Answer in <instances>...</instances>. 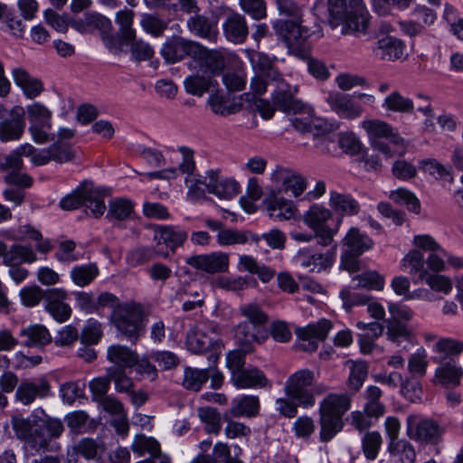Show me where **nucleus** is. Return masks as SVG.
Returning a JSON list of instances; mask_svg holds the SVG:
<instances>
[{
  "instance_id": "f257e3e1",
  "label": "nucleus",
  "mask_w": 463,
  "mask_h": 463,
  "mask_svg": "<svg viewBox=\"0 0 463 463\" xmlns=\"http://www.w3.org/2000/svg\"><path fill=\"white\" fill-rule=\"evenodd\" d=\"M278 39L280 40L288 49V53L307 62L308 72L316 79L326 80L330 73L326 64L311 56V43L309 38L316 34L302 24L300 18L297 19H277L272 23ZM318 37L323 36L321 29L317 31Z\"/></svg>"
},
{
  "instance_id": "f03ea898",
  "label": "nucleus",
  "mask_w": 463,
  "mask_h": 463,
  "mask_svg": "<svg viewBox=\"0 0 463 463\" xmlns=\"http://www.w3.org/2000/svg\"><path fill=\"white\" fill-rule=\"evenodd\" d=\"M327 23L344 35L366 34L371 15L363 0H327Z\"/></svg>"
},
{
  "instance_id": "7ed1b4c3",
  "label": "nucleus",
  "mask_w": 463,
  "mask_h": 463,
  "mask_svg": "<svg viewBox=\"0 0 463 463\" xmlns=\"http://www.w3.org/2000/svg\"><path fill=\"white\" fill-rule=\"evenodd\" d=\"M259 414V407H232L229 411L222 414L217 411L215 407H199L198 416L205 423L207 433L218 434L221 431V421L227 422L225 434L229 439L246 437L250 433V429L242 423L232 420V417H255Z\"/></svg>"
},
{
  "instance_id": "20e7f679",
  "label": "nucleus",
  "mask_w": 463,
  "mask_h": 463,
  "mask_svg": "<svg viewBox=\"0 0 463 463\" xmlns=\"http://www.w3.org/2000/svg\"><path fill=\"white\" fill-rule=\"evenodd\" d=\"M117 336L136 345L145 331V313L141 304L125 302L112 309L109 316Z\"/></svg>"
},
{
  "instance_id": "39448f33",
  "label": "nucleus",
  "mask_w": 463,
  "mask_h": 463,
  "mask_svg": "<svg viewBox=\"0 0 463 463\" xmlns=\"http://www.w3.org/2000/svg\"><path fill=\"white\" fill-rule=\"evenodd\" d=\"M374 245L373 240L357 227H351L340 241L339 269L350 274L362 269L361 256Z\"/></svg>"
},
{
  "instance_id": "423d86ee",
  "label": "nucleus",
  "mask_w": 463,
  "mask_h": 463,
  "mask_svg": "<svg viewBox=\"0 0 463 463\" xmlns=\"http://www.w3.org/2000/svg\"><path fill=\"white\" fill-rule=\"evenodd\" d=\"M239 311L246 319L234 327V335L249 338L258 344L264 343L269 338L266 328L269 316L256 303L241 305Z\"/></svg>"
},
{
  "instance_id": "0eeeda50",
  "label": "nucleus",
  "mask_w": 463,
  "mask_h": 463,
  "mask_svg": "<svg viewBox=\"0 0 463 463\" xmlns=\"http://www.w3.org/2000/svg\"><path fill=\"white\" fill-rule=\"evenodd\" d=\"M332 216L333 213L329 209L318 203H312L303 214V221L314 232L317 244L324 247L333 242L334 236L342 223V216H336L335 220H333L334 225L329 226L327 222Z\"/></svg>"
},
{
  "instance_id": "6e6552de",
  "label": "nucleus",
  "mask_w": 463,
  "mask_h": 463,
  "mask_svg": "<svg viewBox=\"0 0 463 463\" xmlns=\"http://www.w3.org/2000/svg\"><path fill=\"white\" fill-rule=\"evenodd\" d=\"M314 373L309 369L297 371L288 376L284 390L288 399L298 405H314L315 396L324 392L321 385H314Z\"/></svg>"
},
{
  "instance_id": "1a4fd4ad",
  "label": "nucleus",
  "mask_w": 463,
  "mask_h": 463,
  "mask_svg": "<svg viewBox=\"0 0 463 463\" xmlns=\"http://www.w3.org/2000/svg\"><path fill=\"white\" fill-rule=\"evenodd\" d=\"M72 29L80 34L99 33L104 47L109 52L114 49L113 24L106 15L96 11H86L82 16L73 20Z\"/></svg>"
},
{
  "instance_id": "9d476101",
  "label": "nucleus",
  "mask_w": 463,
  "mask_h": 463,
  "mask_svg": "<svg viewBox=\"0 0 463 463\" xmlns=\"http://www.w3.org/2000/svg\"><path fill=\"white\" fill-rule=\"evenodd\" d=\"M25 113L29 121L28 131L36 144H45L55 138V134H50L52 129V111L43 103L34 101L26 106Z\"/></svg>"
},
{
  "instance_id": "9b49d317",
  "label": "nucleus",
  "mask_w": 463,
  "mask_h": 463,
  "mask_svg": "<svg viewBox=\"0 0 463 463\" xmlns=\"http://www.w3.org/2000/svg\"><path fill=\"white\" fill-rule=\"evenodd\" d=\"M14 430L17 437L25 442L26 448L40 452L47 449L49 439L43 419H14Z\"/></svg>"
},
{
  "instance_id": "f8f14e48",
  "label": "nucleus",
  "mask_w": 463,
  "mask_h": 463,
  "mask_svg": "<svg viewBox=\"0 0 463 463\" xmlns=\"http://www.w3.org/2000/svg\"><path fill=\"white\" fill-rule=\"evenodd\" d=\"M137 353L126 345H111L108 347L107 358L117 365L108 369L109 375L114 378L116 390L125 388L121 385L122 381L128 385L131 383V379L127 377L125 369L133 367L137 362Z\"/></svg>"
},
{
  "instance_id": "ddd939ff",
  "label": "nucleus",
  "mask_w": 463,
  "mask_h": 463,
  "mask_svg": "<svg viewBox=\"0 0 463 463\" xmlns=\"http://www.w3.org/2000/svg\"><path fill=\"white\" fill-rule=\"evenodd\" d=\"M336 249V243L326 252H320L317 248L311 246L303 247L298 250L294 260L307 272L328 271L335 261Z\"/></svg>"
},
{
  "instance_id": "4468645a",
  "label": "nucleus",
  "mask_w": 463,
  "mask_h": 463,
  "mask_svg": "<svg viewBox=\"0 0 463 463\" xmlns=\"http://www.w3.org/2000/svg\"><path fill=\"white\" fill-rule=\"evenodd\" d=\"M188 66L213 79L222 75L224 71L226 59L220 51L208 49L199 43L193 60L188 62Z\"/></svg>"
},
{
  "instance_id": "2eb2a0df",
  "label": "nucleus",
  "mask_w": 463,
  "mask_h": 463,
  "mask_svg": "<svg viewBox=\"0 0 463 463\" xmlns=\"http://www.w3.org/2000/svg\"><path fill=\"white\" fill-rule=\"evenodd\" d=\"M198 43V42L175 34L166 37L160 49V55L166 64H175L186 58H190L192 61Z\"/></svg>"
},
{
  "instance_id": "dca6fc26",
  "label": "nucleus",
  "mask_w": 463,
  "mask_h": 463,
  "mask_svg": "<svg viewBox=\"0 0 463 463\" xmlns=\"http://www.w3.org/2000/svg\"><path fill=\"white\" fill-rule=\"evenodd\" d=\"M407 436L413 440L438 443L442 433L440 427L432 420L419 415L407 418Z\"/></svg>"
},
{
  "instance_id": "f3484780",
  "label": "nucleus",
  "mask_w": 463,
  "mask_h": 463,
  "mask_svg": "<svg viewBox=\"0 0 463 463\" xmlns=\"http://www.w3.org/2000/svg\"><path fill=\"white\" fill-rule=\"evenodd\" d=\"M222 14L223 11L220 10V7L211 10L209 15L195 14L188 18L187 28L197 37L214 40L219 33L218 22Z\"/></svg>"
},
{
  "instance_id": "a211bd4d",
  "label": "nucleus",
  "mask_w": 463,
  "mask_h": 463,
  "mask_svg": "<svg viewBox=\"0 0 463 463\" xmlns=\"http://www.w3.org/2000/svg\"><path fill=\"white\" fill-rule=\"evenodd\" d=\"M185 263L207 274L224 273L229 269L230 255L220 250L205 254H195L186 258Z\"/></svg>"
},
{
  "instance_id": "6ab92c4d",
  "label": "nucleus",
  "mask_w": 463,
  "mask_h": 463,
  "mask_svg": "<svg viewBox=\"0 0 463 463\" xmlns=\"http://www.w3.org/2000/svg\"><path fill=\"white\" fill-rule=\"evenodd\" d=\"M113 55L129 54V60L135 63L143 61H150V66L156 70L159 67L160 61L155 59L154 48L141 38H137L135 34V39L131 40L126 45L120 46L118 49H113L109 52Z\"/></svg>"
},
{
  "instance_id": "aec40b11",
  "label": "nucleus",
  "mask_w": 463,
  "mask_h": 463,
  "mask_svg": "<svg viewBox=\"0 0 463 463\" xmlns=\"http://www.w3.org/2000/svg\"><path fill=\"white\" fill-rule=\"evenodd\" d=\"M223 11L222 16L225 20L222 24V31L225 38L233 43L241 44L245 43L249 35V28L244 15L234 12L227 6L220 7Z\"/></svg>"
},
{
  "instance_id": "412c9836",
  "label": "nucleus",
  "mask_w": 463,
  "mask_h": 463,
  "mask_svg": "<svg viewBox=\"0 0 463 463\" xmlns=\"http://www.w3.org/2000/svg\"><path fill=\"white\" fill-rule=\"evenodd\" d=\"M25 109L16 105L9 111V118L0 122V140L2 142L19 140L25 129Z\"/></svg>"
},
{
  "instance_id": "4be33fe9",
  "label": "nucleus",
  "mask_w": 463,
  "mask_h": 463,
  "mask_svg": "<svg viewBox=\"0 0 463 463\" xmlns=\"http://www.w3.org/2000/svg\"><path fill=\"white\" fill-rule=\"evenodd\" d=\"M52 395L49 381L45 377L23 380L16 388L15 400L24 405H29L36 398H45Z\"/></svg>"
},
{
  "instance_id": "5701e85b",
  "label": "nucleus",
  "mask_w": 463,
  "mask_h": 463,
  "mask_svg": "<svg viewBox=\"0 0 463 463\" xmlns=\"http://www.w3.org/2000/svg\"><path fill=\"white\" fill-rule=\"evenodd\" d=\"M134 17V11L127 7L116 13L115 23L118 25V30L115 31L113 29L112 31L114 49H118L120 46L126 45L135 39L137 31L133 27Z\"/></svg>"
},
{
  "instance_id": "b1692460",
  "label": "nucleus",
  "mask_w": 463,
  "mask_h": 463,
  "mask_svg": "<svg viewBox=\"0 0 463 463\" xmlns=\"http://www.w3.org/2000/svg\"><path fill=\"white\" fill-rule=\"evenodd\" d=\"M206 175L209 178L206 184L209 194H213L220 199L230 200L240 193V184L234 179L221 178L219 169H210L206 171Z\"/></svg>"
},
{
  "instance_id": "393cba45",
  "label": "nucleus",
  "mask_w": 463,
  "mask_h": 463,
  "mask_svg": "<svg viewBox=\"0 0 463 463\" xmlns=\"http://www.w3.org/2000/svg\"><path fill=\"white\" fill-rule=\"evenodd\" d=\"M349 407H320V438L330 440L343 427L342 416Z\"/></svg>"
},
{
  "instance_id": "a878e982",
  "label": "nucleus",
  "mask_w": 463,
  "mask_h": 463,
  "mask_svg": "<svg viewBox=\"0 0 463 463\" xmlns=\"http://www.w3.org/2000/svg\"><path fill=\"white\" fill-rule=\"evenodd\" d=\"M153 231L154 240L157 241L158 245L165 244L169 249L167 250L169 254H174L188 238L187 232L175 225L154 224Z\"/></svg>"
},
{
  "instance_id": "bb28decb",
  "label": "nucleus",
  "mask_w": 463,
  "mask_h": 463,
  "mask_svg": "<svg viewBox=\"0 0 463 463\" xmlns=\"http://www.w3.org/2000/svg\"><path fill=\"white\" fill-rule=\"evenodd\" d=\"M220 355L217 353L211 352L207 356L209 365L207 368L197 369L190 366H185L184 371V379L182 385L186 390L198 392L202 386L210 378L211 370L214 369V364H217Z\"/></svg>"
},
{
  "instance_id": "cd10ccee",
  "label": "nucleus",
  "mask_w": 463,
  "mask_h": 463,
  "mask_svg": "<svg viewBox=\"0 0 463 463\" xmlns=\"http://www.w3.org/2000/svg\"><path fill=\"white\" fill-rule=\"evenodd\" d=\"M67 298L66 290L61 288H52L44 305V309L59 323L67 321L71 316L70 305L64 302Z\"/></svg>"
},
{
  "instance_id": "c85d7f7f",
  "label": "nucleus",
  "mask_w": 463,
  "mask_h": 463,
  "mask_svg": "<svg viewBox=\"0 0 463 463\" xmlns=\"http://www.w3.org/2000/svg\"><path fill=\"white\" fill-rule=\"evenodd\" d=\"M14 84L19 87L26 99H33L44 90L43 82L33 77L25 69L16 67L12 70Z\"/></svg>"
},
{
  "instance_id": "c756f323",
  "label": "nucleus",
  "mask_w": 463,
  "mask_h": 463,
  "mask_svg": "<svg viewBox=\"0 0 463 463\" xmlns=\"http://www.w3.org/2000/svg\"><path fill=\"white\" fill-rule=\"evenodd\" d=\"M231 380L237 388H263L269 383L265 373L257 367L233 370Z\"/></svg>"
},
{
  "instance_id": "7c9ffc66",
  "label": "nucleus",
  "mask_w": 463,
  "mask_h": 463,
  "mask_svg": "<svg viewBox=\"0 0 463 463\" xmlns=\"http://www.w3.org/2000/svg\"><path fill=\"white\" fill-rule=\"evenodd\" d=\"M326 100L332 110L342 118L353 119L358 118L362 113L360 105L354 103L349 94L330 93Z\"/></svg>"
},
{
  "instance_id": "2f4dec72",
  "label": "nucleus",
  "mask_w": 463,
  "mask_h": 463,
  "mask_svg": "<svg viewBox=\"0 0 463 463\" xmlns=\"http://www.w3.org/2000/svg\"><path fill=\"white\" fill-rule=\"evenodd\" d=\"M111 381H114V378L110 377L107 372L106 376L95 377L89 383L93 402L98 403V405H123L118 399L108 394Z\"/></svg>"
},
{
  "instance_id": "473e14b6",
  "label": "nucleus",
  "mask_w": 463,
  "mask_h": 463,
  "mask_svg": "<svg viewBox=\"0 0 463 463\" xmlns=\"http://www.w3.org/2000/svg\"><path fill=\"white\" fill-rule=\"evenodd\" d=\"M18 335L24 338L20 341V345L27 347H43L52 339L46 326L41 324L23 327Z\"/></svg>"
},
{
  "instance_id": "72a5a7b5",
  "label": "nucleus",
  "mask_w": 463,
  "mask_h": 463,
  "mask_svg": "<svg viewBox=\"0 0 463 463\" xmlns=\"http://www.w3.org/2000/svg\"><path fill=\"white\" fill-rule=\"evenodd\" d=\"M405 49L404 43L393 36L386 35L376 42L373 52L383 61H396L401 59Z\"/></svg>"
},
{
  "instance_id": "f704fd0d",
  "label": "nucleus",
  "mask_w": 463,
  "mask_h": 463,
  "mask_svg": "<svg viewBox=\"0 0 463 463\" xmlns=\"http://www.w3.org/2000/svg\"><path fill=\"white\" fill-rule=\"evenodd\" d=\"M280 192L281 190L278 192L271 190L264 198L262 203L266 205V209L269 213L270 217H275L279 220L288 219L293 214V203L282 196H279Z\"/></svg>"
},
{
  "instance_id": "c9c22d12",
  "label": "nucleus",
  "mask_w": 463,
  "mask_h": 463,
  "mask_svg": "<svg viewBox=\"0 0 463 463\" xmlns=\"http://www.w3.org/2000/svg\"><path fill=\"white\" fill-rule=\"evenodd\" d=\"M238 348L230 351L226 355L227 367L232 370H242L245 364V356L254 351V341L240 335H234Z\"/></svg>"
},
{
  "instance_id": "e433bc0d",
  "label": "nucleus",
  "mask_w": 463,
  "mask_h": 463,
  "mask_svg": "<svg viewBox=\"0 0 463 463\" xmlns=\"http://www.w3.org/2000/svg\"><path fill=\"white\" fill-rule=\"evenodd\" d=\"M135 203L126 197H116L109 201V209L105 218L109 222H124L135 213Z\"/></svg>"
},
{
  "instance_id": "4c0bfd02",
  "label": "nucleus",
  "mask_w": 463,
  "mask_h": 463,
  "mask_svg": "<svg viewBox=\"0 0 463 463\" xmlns=\"http://www.w3.org/2000/svg\"><path fill=\"white\" fill-rule=\"evenodd\" d=\"M91 181H81L71 193L63 196L59 203L61 209L73 211L83 207L85 196H90Z\"/></svg>"
},
{
  "instance_id": "58836bf2",
  "label": "nucleus",
  "mask_w": 463,
  "mask_h": 463,
  "mask_svg": "<svg viewBox=\"0 0 463 463\" xmlns=\"http://www.w3.org/2000/svg\"><path fill=\"white\" fill-rule=\"evenodd\" d=\"M184 87L188 94L202 97L204 93L217 91L219 83L216 80L199 73L187 76L184 80Z\"/></svg>"
},
{
  "instance_id": "ea45409f",
  "label": "nucleus",
  "mask_w": 463,
  "mask_h": 463,
  "mask_svg": "<svg viewBox=\"0 0 463 463\" xmlns=\"http://www.w3.org/2000/svg\"><path fill=\"white\" fill-rule=\"evenodd\" d=\"M273 105L277 109L285 113H298L302 111L303 104L300 100L296 99L289 90L288 84L284 87H278L271 93Z\"/></svg>"
},
{
  "instance_id": "a19ab883",
  "label": "nucleus",
  "mask_w": 463,
  "mask_h": 463,
  "mask_svg": "<svg viewBox=\"0 0 463 463\" xmlns=\"http://www.w3.org/2000/svg\"><path fill=\"white\" fill-rule=\"evenodd\" d=\"M329 204L336 213V216H353L360 212L359 203L349 194H341L336 191L330 192Z\"/></svg>"
},
{
  "instance_id": "79ce46f5",
  "label": "nucleus",
  "mask_w": 463,
  "mask_h": 463,
  "mask_svg": "<svg viewBox=\"0 0 463 463\" xmlns=\"http://www.w3.org/2000/svg\"><path fill=\"white\" fill-rule=\"evenodd\" d=\"M440 366L436 369L435 377L439 383L445 387H456L459 385L463 375V370L456 364L454 359H449L440 363Z\"/></svg>"
},
{
  "instance_id": "37998d69",
  "label": "nucleus",
  "mask_w": 463,
  "mask_h": 463,
  "mask_svg": "<svg viewBox=\"0 0 463 463\" xmlns=\"http://www.w3.org/2000/svg\"><path fill=\"white\" fill-rule=\"evenodd\" d=\"M36 260V254L31 245L14 243L10 248L6 247L5 260L6 266H20L22 263H33Z\"/></svg>"
},
{
  "instance_id": "c03bdc74",
  "label": "nucleus",
  "mask_w": 463,
  "mask_h": 463,
  "mask_svg": "<svg viewBox=\"0 0 463 463\" xmlns=\"http://www.w3.org/2000/svg\"><path fill=\"white\" fill-rule=\"evenodd\" d=\"M240 270H244L250 274H255L262 283L269 282L275 276V270L257 261V260L251 255H241L239 258Z\"/></svg>"
},
{
  "instance_id": "a18cd8bd",
  "label": "nucleus",
  "mask_w": 463,
  "mask_h": 463,
  "mask_svg": "<svg viewBox=\"0 0 463 463\" xmlns=\"http://www.w3.org/2000/svg\"><path fill=\"white\" fill-rule=\"evenodd\" d=\"M107 188L105 186L95 187L94 183L91 181V194L90 196H85L84 199V212L86 214H90L91 217L99 219L100 218L105 211L106 204L104 197Z\"/></svg>"
},
{
  "instance_id": "49530a36",
  "label": "nucleus",
  "mask_w": 463,
  "mask_h": 463,
  "mask_svg": "<svg viewBox=\"0 0 463 463\" xmlns=\"http://www.w3.org/2000/svg\"><path fill=\"white\" fill-rule=\"evenodd\" d=\"M76 450L85 459L99 462L106 451V444L101 439L82 438L77 443Z\"/></svg>"
},
{
  "instance_id": "de8ad7c7",
  "label": "nucleus",
  "mask_w": 463,
  "mask_h": 463,
  "mask_svg": "<svg viewBox=\"0 0 463 463\" xmlns=\"http://www.w3.org/2000/svg\"><path fill=\"white\" fill-rule=\"evenodd\" d=\"M333 327L331 321L321 318L317 324H308L307 326L298 327L295 330L297 338L301 342H306L310 338L319 339L324 341Z\"/></svg>"
},
{
  "instance_id": "09e8293b",
  "label": "nucleus",
  "mask_w": 463,
  "mask_h": 463,
  "mask_svg": "<svg viewBox=\"0 0 463 463\" xmlns=\"http://www.w3.org/2000/svg\"><path fill=\"white\" fill-rule=\"evenodd\" d=\"M383 413V407H363L362 411L352 412V425L359 431H364L373 426Z\"/></svg>"
},
{
  "instance_id": "8fccbe9b",
  "label": "nucleus",
  "mask_w": 463,
  "mask_h": 463,
  "mask_svg": "<svg viewBox=\"0 0 463 463\" xmlns=\"http://www.w3.org/2000/svg\"><path fill=\"white\" fill-rule=\"evenodd\" d=\"M370 140L374 138L386 139L393 145H399L403 138L398 134L392 132L390 124L380 120H369L364 122Z\"/></svg>"
},
{
  "instance_id": "3c124183",
  "label": "nucleus",
  "mask_w": 463,
  "mask_h": 463,
  "mask_svg": "<svg viewBox=\"0 0 463 463\" xmlns=\"http://www.w3.org/2000/svg\"><path fill=\"white\" fill-rule=\"evenodd\" d=\"M131 449L139 457L148 454L150 456L149 458H160L162 454L160 443L155 438L147 437L145 434L135 436L131 444Z\"/></svg>"
},
{
  "instance_id": "603ef678",
  "label": "nucleus",
  "mask_w": 463,
  "mask_h": 463,
  "mask_svg": "<svg viewBox=\"0 0 463 463\" xmlns=\"http://www.w3.org/2000/svg\"><path fill=\"white\" fill-rule=\"evenodd\" d=\"M388 451L393 463H415L416 452L413 446L406 439L389 441Z\"/></svg>"
},
{
  "instance_id": "864d4df0",
  "label": "nucleus",
  "mask_w": 463,
  "mask_h": 463,
  "mask_svg": "<svg viewBox=\"0 0 463 463\" xmlns=\"http://www.w3.org/2000/svg\"><path fill=\"white\" fill-rule=\"evenodd\" d=\"M157 256L167 259L169 252L156 250L154 247L143 246L129 251L127 254L126 260L129 266L137 267L152 260Z\"/></svg>"
},
{
  "instance_id": "5fc2aeb1",
  "label": "nucleus",
  "mask_w": 463,
  "mask_h": 463,
  "mask_svg": "<svg viewBox=\"0 0 463 463\" xmlns=\"http://www.w3.org/2000/svg\"><path fill=\"white\" fill-rule=\"evenodd\" d=\"M419 169L436 179H444L453 183L452 165H444L435 158H426L419 161Z\"/></svg>"
},
{
  "instance_id": "6e6d98bb",
  "label": "nucleus",
  "mask_w": 463,
  "mask_h": 463,
  "mask_svg": "<svg viewBox=\"0 0 463 463\" xmlns=\"http://www.w3.org/2000/svg\"><path fill=\"white\" fill-rule=\"evenodd\" d=\"M433 351L440 354L439 357H433V361L436 363L446 362L445 360L449 357L453 359V356H458L463 353V341L456 340L452 338H440L433 346Z\"/></svg>"
},
{
  "instance_id": "4d7b16f0",
  "label": "nucleus",
  "mask_w": 463,
  "mask_h": 463,
  "mask_svg": "<svg viewBox=\"0 0 463 463\" xmlns=\"http://www.w3.org/2000/svg\"><path fill=\"white\" fill-rule=\"evenodd\" d=\"M51 290L52 288L43 289L36 284L32 286H25L22 288L19 292L21 303L26 307H33L37 306L42 300H44L45 304Z\"/></svg>"
},
{
  "instance_id": "13d9d810",
  "label": "nucleus",
  "mask_w": 463,
  "mask_h": 463,
  "mask_svg": "<svg viewBox=\"0 0 463 463\" xmlns=\"http://www.w3.org/2000/svg\"><path fill=\"white\" fill-rule=\"evenodd\" d=\"M86 383L84 381L66 382L60 386V395L63 402L72 404L76 399H79L80 403L88 401L85 396L84 390Z\"/></svg>"
},
{
  "instance_id": "bf43d9fd",
  "label": "nucleus",
  "mask_w": 463,
  "mask_h": 463,
  "mask_svg": "<svg viewBox=\"0 0 463 463\" xmlns=\"http://www.w3.org/2000/svg\"><path fill=\"white\" fill-rule=\"evenodd\" d=\"M52 143L48 146L51 152L52 161L57 164L72 162L76 158V150L72 144L61 140H52Z\"/></svg>"
},
{
  "instance_id": "052dcab7",
  "label": "nucleus",
  "mask_w": 463,
  "mask_h": 463,
  "mask_svg": "<svg viewBox=\"0 0 463 463\" xmlns=\"http://www.w3.org/2000/svg\"><path fill=\"white\" fill-rule=\"evenodd\" d=\"M43 18L45 23L53 28L56 32L65 33L69 26L72 28L73 20H77L76 15H70L67 13L59 14L53 9L47 8L43 12Z\"/></svg>"
},
{
  "instance_id": "680f3d73",
  "label": "nucleus",
  "mask_w": 463,
  "mask_h": 463,
  "mask_svg": "<svg viewBox=\"0 0 463 463\" xmlns=\"http://www.w3.org/2000/svg\"><path fill=\"white\" fill-rule=\"evenodd\" d=\"M16 239L20 241L27 239L36 241V250L39 251L40 253L45 254L52 250V244L50 240H43V235L41 232L36 230L33 226L30 224L20 226Z\"/></svg>"
},
{
  "instance_id": "e2e57ef3",
  "label": "nucleus",
  "mask_w": 463,
  "mask_h": 463,
  "mask_svg": "<svg viewBox=\"0 0 463 463\" xmlns=\"http://www.w3.org/2000/svg\"><path fill=\"white\" fill-rule=\"evenodd\" d=\"M390 198L397 204L405 206L409 212L419 214L421 210V204L414 193L406 188H398L392 191Z\"/></svg>"
},
{
  "instance_id": "0e129e2a",
  "label": "nucleus",
  "mask_w": 463,
  "mask_h": 463,
  "mask_svg": "<svg viewBox=\"0 0 463 463\" xmlns=\"http://www.w3.org/2000/svg\"><path fill=\"white\" fill-rule=\"evenodd\" d=\"M98 275L99 269L96 263L75 266L71 270V278L74 284L79 287H85L90 284Z\"/></svg>"
},
{
  "instance_id": "69168bd1",
  "label": "nucleus",
  "mask_w": 463,
  "mask_h": 463,
  "mask_svg": "<svg viewBox=\"0 0 463 463\" xmlns=\"http://www.w3.org/2000/svg\"><path fill=\"white\" fill-rule=\"evenodd\" d=\"M383 107L400 113H413L412 99L403 97L399 91H393L385 97Z\"/></svg>"
},
{
  "instance_id": "338daca9",
  "label": "nucleus",
  "mask_w": 463,
  "mask_h": 463,
  "mask_svg": "<svg viewBox=\"0 0 463 463\" xmlns=\"http://www.w3.org/2000/svg\"><path fill=\"white\" fill-rule=\"evenodd\" d=\"M170 20L171 18L162 19L154 14H143L140 25L146 33L159 37L167 28Z\"/></svg>"
},
{
  "instance_id": "774afa93",
  "label": "nucleus",
  "mask_w": 463,
  "mask_h": 463,
  "mask_svg": "<svg viewBox=\"0 0 463 463\" xmlns=\"http://www.w3.org/2000/svg\"><path fill=\"white\" fill-rule=\"evenodd\" d=\"M401 393L411 403H422L423 390L419 379L411 377L402 382Z\"/></svg>"
}]
</instances>
